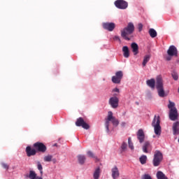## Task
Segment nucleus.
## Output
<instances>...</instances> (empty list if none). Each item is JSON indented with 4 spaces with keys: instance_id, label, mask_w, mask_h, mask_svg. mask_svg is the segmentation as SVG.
<instances>
[{
    "instance_id": "nucleus-28",
    "label": "nucleus",
    "mask_w": 179,
    "mask_h": 179,
    "mask_svg": "<svg viewBox=\"0 0 179 179\" xmlns=\"http://www.w3.org/2000/svg\"><path fill=\"white\" fill-rule=\"evenodd\" d=\"M29 178L37 179V174L36 173V172H34V171H29Z\"/></svg>"
},
{
    "instance_id": "nucleus-23",
    "label": "nucleus",
    "mask_w": 179,
    "mask_h": 179,
    "mask_svg": "<svg viewBox=\"0 0 179 179\" xmlns=\"http://www.w3.org/2000/svg\"><path fill=\"white\" fill-rule=\"evenodd\" d=\"M77 157L80 164H85V162H86V157L85 155H79Z\"/></svg>"
},
{
    "instance_id": "nucleus-20",
    "label": "nucleus",
    "mask_w": 179,
    "mask_h": 179,
    "mask_svg": "<svg viewBox=\"0 0 179 179\" xmlns=\"http://www.w3.org/2000/svg\"><path fill=\"white\" fill-rule=\"evenodd\" d=\"M147 85L150 87L151 89H155V86L156 85V80H155V78H151L150 80H148L146 81Z\"/></svg>"
},
{
    "instance_id": "nucleus-43",
    "label": "nucleus",
    "mask_w": 179,
    "mask_h": 179,
    "mask_svg": "<svg viewBox=\"0 0 179 179\" xmlns=\"http://www.w3.org/2000/svg\"><path fill=\"white\" fill-rule=\"evenodd\" d=\"M178 93H179V88H178Z\"/></svg>"
},
{
    "instance_id": "nucleus-41",
    "label": "nucleus",
    "mask_w": 179,
    "mask_h": 179,
    "mask_svg": "<svg viewBox=\"0 0 179 179\" xmlns=\"http://www.w3.org/2000/svg\"><path fill=\"white\" fill-rule=\"evenodd\" d=\"M52 162H53L54 163H55V162H57V159H52Z\"/></svg>"
},
{
    "instance_id": "nucleus-27",
    "label": "nucleus",
    "mask_w": 179,
    "mask_h": 179,
    "mask_svg": "<svg viewBox=\"0 0 179 179\" xmlns=\"http://www.w3.org/2000/svg\"><path fill=\"white\" fill-rule=\"evenodd\" d=\"M140 163L141 164H146V162L148 160V157H146V155H142L140 158Z\"/></svg>"
},
{
    "instance_id": "nucleus-22",
    "label": "nucleus",
    "mask_w": 179,
    "mask_h": 179,
    "mask_svg": "<svg viewBox=\"0 0 179 179\" xmlns=\"http://www.w3.org/2000/svg\"><path fill=\"white\" fill-rule=\"evenodd\" d=\"M156 176L157 179H169L162 171H157Z\"/></svg>"
},
{
    "instance_id": "nucleus-36",
    "label": "nucleus",
    "mask_w": 179,
    "mask_h": 179,
    "mask_svg": "<svg viewBox=\"0 0 179 179\" xmlns=\"http://www.w3.org/2000/svg\"><path fill=\"white\" fill-rule=\"evenodd\" d=\"M143 179H152V176H150V175L145 174L143 176Z\"/></svg>"
},
{
    "instance_id": "nucleus-19",
    "label": "nucleus",
    "mask_w": 179,
    "mask_h": 179,
    "mask_svg": "<svg viewBox=\"0 0 179 179\" xmlns=\"http://www.w3.org/2000/svg\"><path fill=\"white\" fill-rule=\"evenodd\" d=\"M152 148V145H150V142L145 141L143 145V152L144 153H149V151H148V149H150Z\"/></svg>"
},
{
    "instance_id": "nucleus-12",
    "label": "nucleus",
    "mask_w": 179,
    "mask_h": 179,
    "mask_svg": "<svg viewBox=\"0 0 179 179\" xmlns=\"http://www.w3.org/2000/svg\"><path fill=\"white\" fill-rule=\"evenodd\" d=\"M118 103H120V99L117 96L110 97L109 99V104L112 108H117Z\"/></svg>"
},
{
    "instance_id": "nucleus-33",
    "label": "nucleus",
    "mask_w": 179,
    "mask_h": 179,
    "mask_svg": "<svg viewBox=\"0 0 179 179\" xmlns=\"http://www.w3.org/2000/svg\"><path fill=\"white\" fill-rule=\"evenodd\" d=\"M127 146L128 145L127 144V143L123 142L121 145L122 152H125V150H127Z\"/></svg>"
},
{
    "instance_id": "nucleus-26",
    "label": "nucleus",
    "mask_w": 179,
    "mask_h": 179,
    "mask_svg": "<svg viewBox=\"0 0 179 179\" xmlns=\"http://www.w3.org/2000/svg\"><path fill=\"white\" fill-rule=\"evenodd\" d=\"M150 60V55H147L144 57L143 62V66H146V64Z\"/></svg>"
},
{
    "instance_id": "nucleus-42",
    "label": "nucleus",
    "mask_w": 179,
    "mask_h": 179,
    "mask_svg": "<svg viewBox=\"0 0 179 179\" xmlns=\"http://www.w3.org/2000/svg\"><path fill=\"white\" fill-rule=\"evenodd\" d=\"M36 178H37V179H43V178H41V177H37V176H36Z\"/></svg>"
},
{
    "instance_id": "nucleus-2",
    "label": "nucleus",
    "mask_w": 179,
    "mask_h": 179,
    "mask_svg": "<svg viewBox=\"0 0 179 179\" xmlns=\"http://www.w3.org/2000/svg\"><path fill=\"white\" fill-rule=\"evenodd\" d=\"M110 121L112 122L113 127H118L120 124V121L115 118V117L113 116V112L109 111L108 113V117L106 119V122H105V128L106 129V132H110Z\"/></svg>"
},
{
    "instance_id": "nucleus-34",
    "label": "nucleus",
    "mask_w": 179,
    "mask_h": 179,
    "mask_svg": "<svg viewBox=\"0 0 179 179\" xmlns=\"http://www.w3.org/2000/svg\"><path fill=\"white\" fill-rule=\"evenodd\" d=\"M1 166H2L3 169H5L6 170L9 169V165H8V164L1 163Z\"/></svg>"
},
{
    "instance_id": "nucleus-13",
    "label": "nucleus",
    "mask_w": 179,
    "mask_h": 179,
    "mask_svg": "<svg viewBox=\"0 0 179 179\" xmlns=\"http://www.w3.org/2000/svg\"><path fill=\"white\" fill-rule=\"evenodd\" d=\"M102 26L108 31H113L115 29V24L114 22H103Z\"/></svg>"
},
{
    "instance_id": "nucleus-25",
    "label": "nucleus",
    "mask_w": 179,
    "mask_h": 179,
    "mask_svg": "<svg viewBox=\"0 0 179 179\" xmlns=\"http://www.w3.org/2000/svg\"><path fill=\"white\" fill-rule=\"evenodd\" d=\"M149 34L150 37H152V38H155V37L157 36V32L156 31V30H155V29H150Z\"/></svg>"
},
{
    "instance_id": "nucleus-38",
    "label": "nucleus",
    "mask_w": 179,
    "mask_h": 179,
    "mask_svg": "<svg viewBox=\"0 0 179 179\" xmlns=\"http://www.w3.org/2000/svg\"><path fill=\"white\" fill-rule=\"evenodd\" d=\"M113 40L120 41V43H121V39L120 38V36H114Z\"/></svg>"
},
{
    "instance_id": "nucleus-10",
    "label": "nucleus",
    "mask_w": 179,
    "mask_h": 179,
    "mask_svg": "<svg viewBox=\"0 0 179 179\" xmlns=\"http://www.w3.org/2000/svg\"><path fill=\"white\" fill-rule=\"evenodd\" d=\"M115 6L117 9H127L128 8V2L124 0H117L115 1Z\"/></svg>"
},
{
    "instance_id": "nucleus-17",
    "label": "nucleus",
    "mask_w": 179,
    "mask_h": 179,
    "mask_svg": "<svg viewBox=\"0 0 179 179\" xmlns=\"http://www.w3.org/2000/svg\"><path fill=\"white\" fill-rule=\"evenodd\" d=\"M172 129L173 135H179V121L173 122Z\"/></svg>"
},
{
    "instance_id": "nucleus-9",
    "label": "nucleus",
    "mask_w": 179,
    "mask_h": 179,
    "mask_svg": "<svg viewBox=\"0 0 179 179\" xmlns=\"http://www.w3.org/2000/svg\"><path fill=\"white\" fill-rule=\"evenodd\" d=\"M76 127H82L84 129H89L90 128V126L85 122L83 117H78L76 122Z\"/></svg>"
},
{
    "instance_id": "nucleus-44",
    "label": "nucleus",
    "mask_w": 179,
    "mask_h": 179,
    "mask_svg": "<svg viewBox=\"0 0 179 179\" xmlns=\"http://www.w3.org/2000/svg\"><path fill=\"white\" fill-rule=\"evenodd\" d=\"M114 96H117V94H115Z\"/></svg>"
},
{
    "instance_id": "nucleus-11",
    "label": "nucleus",
    "mask_w": 179,
    "mask_h": 179,
    "mask_svg": "<svg viewBox=\"0 0 179 179\" xmlns=\"http://www.w3.org/2000/svg\"><path fill=\"white\" fill-rule=\"evenodd\" d=\"M168 55L170 57H178V50H177V48L174 45H171L167 50Z\"/></svg>"
},
{
    "instance_id": "nucleus-3",
    "label": "nucleus",
    "mask_w": 179,
    "mask_h": 179,
    "mask_svg": "<svg viewBox=\"0 0 179 179\" xmlns=\"http://www.w3.org/2000/svg\"><path fill=\"white\" fill-rule=\"evenodd\" d=\"M168 108L169 109V119L171 121H177L178 120V110L176 108V103L169 101Z\"/></svg>"
},
{
    "instance_id": "nucleus-8",
    "label": "nucleus",
    "mask_w": 179,
    "mask_h": 179,
    "mask_svg": "<svg viewBox=\"0 0 179 179\" xmlns=\"http://www.w3.org/2000/svg\"><path fill=\"white\" fill-rule=\"evenodd\" d=\"M124 76V73L122 71H119L115 73V76L112 77L113 83L120 84L121 83V80Z\"/></svg>"
},
{
    "instance_id": "nucleus-40",
    "label": "nucleus",
    "mask_w": 179,
    "mask_h": 179,
    "mask_svg": "<svg viewBox=\"0 0 179 179\" xmlns=\"http://www.w3.org/2000/svg\"><path fill=\"white\" fill-rule=\"evenodd\" d=\"M113 92H116L117 93H120V89L115 88V89L113 90Z\"/></svg>"
},
{
    "instance_id": "nucleus-18",
    "label": "nucleus",
    "mask_w": 179,
    "mask_h": 179,
    "mask_svg": "<svg viewBox=\"0 0 179 179\" xmlns=\"http://www.w3.org/2000/svg\"><path fill=\"white\" fill-rule=\"evenodd\" d=\"M112 178L113 179H117L118 177H120V171L118 170V168L117 166H114L112 170Z\"/></svg>"
},
{
    "instance_id": "nucleus-37",
    "label": "nucleus",
    "mask_w": 179,
    "mask_h": 179,
    "mask_svg": "<svg viewBox=\"0 0 179 179\" xmlns=\"http://www.w3.org/2000/svg\"><path fill=\"white\" fill-rule=\"evenodd\" d=\"M138 31H141L142 29H143V24H142V23H139L138 25Z\"/></svg>"
},
{
    "instance_id": "nucleus-31",
    "label": "nucleus",
    "mask_w": 179,
    "mask_h": 179,
    "mask_svg": "<svg viewBox=\"0 0 179 179\" xmlns=\"http://www.w3.org/2000/svg\"><path fill=\"white\" fill-rule=\"evenodd\" d=\"M128 143H129V148L131 150H134V143H132V141L131 140V137L128 138Z\"/></svg>"
},
{
    "instance_id": "nucleus-5",
    "label": "nucleus",
    "mask_w": 179,
    "mask_h": 179,
    "mask_svg": "<svg viewBox=\"0 0 179 179\" xmlns=\"http://www.w3.org/2000/svg\"><path fill=\"white\" fill-rule=\"evenodd\" d=\"M156 88L159 97H165L166 92H164V87L163 85V79L160 77L157 78Z\"/></svg>"
},
{
    "instance_id": "nucleus-14",
    "label": "nucleus",
    "mask_w": 179,
    "mask_h": 179,
    "mask_svg": "<svg viewBox=\"0 0 179 179\" xmlns=\"http://www.w3.org/2000/svg\"><path fill=\"white\" fill-rule=\"evenodd\" d=\"M137 139L139 141L140 143H143L145 142V132L143 131V129H140L137 131Z\"/></svg>"
},
{
    "instance_id": "nucleus-30",
    "label": "nucleus",
    "mask_w": 179,
    "mask_h": 179,
    "mask_svg": "<svg viewBox=\"0 0 179 179\" xmlns=\"http://www.w3.org/2000/svg\"><path fill=\"white\" fill-rule=\"evenodd\" d=\"M37 169L39 170L41 175L43 176V165H41V162H37Z\"/></svg>"
},
{
    "instance_id": "nucleus-4",
    "label": "nucleus",
    "mask_w": 179,
    "mask_h": 179,
    "mask_svg": "<svg viewBox=\"0 0 179 179\" xmlns=\"http://www.w3.org/2000/svg\"><path fill=\"white\" fill-rule=\"evenodd\" d=\"M152 126L154 127L155 135L160 136L162 135V127L160 126V116H155Z\"/></svg>"
},
{
    "instance_id": "nucleus-21",
    "label": "nucleus",
    "mask_w": 179,
    "mask_h": 179,
    "mask_svg": "<svg viewBox=\"0 0 179 179\" xmlns=\"http://www.w3.org/2000/svg\"><path fill=\"white\" fill-rule=\"evenodd\" d=\"M122 51L124 58H129V49L128 48V46H124L122 48Z\"/></svg>"
},
{
    "instance_id": "nucleus-24",
    "label": "nucleus",
    "mask_w": 179,
    "mask_h": 179,
    "mask_svg": "<svg viewBox=\"0 0 179 179\" xmlns=\"http://www.w3.org/2000/svg\"><path fill=\"white\" fill-rule=\"evenodd\" d=\"M100 173H101L100 168L99 167L96 168L93 174L94 179L100 178Z\"/></svg>"
},
{
    "instance_id": "nucleus-15",
    "label": "nucleus",
    "mask_w": 179,
    "mask_h": 179,
    "mask_svg": "<svg viewBox=\"0 0 179 179\" xmlns=\"http://www.w3.org/2000/svg\"><path fill=\"white\" fill-rule=\"evenodd\" d=\"M25 152L28 157H31V156H36V155H37L36 148H31V146H27L26 148Z\"/></svg>"
},
{
    "instance_id": "nucleus-7",
    "label": "nucleus",
    "mask_w": 179,
    "mask_h": 179,
    "mask_svg": "<svg viewBox=\"0 0 179 179\" xmlns=\"http://www.w3.org/2000/svg\"><path fill=\"white\" fill-rule=\"evenodd\" d=\"M33 147L35 150H36V152H39L40 153H45V152H47V146L41 142H36L34 143Z\"/></svg>"
},
{
    "instance_id": "nucleus-39",
    "label": "nucleus",
    "mask_w": 179,
    "mask_h": 179,
    "mask_svg": "<svg viewBox=\"0 0 179 179\" xmlns=\"http://www.w3.org/2000/svg\"><path fill=\"white\" fill-rule=\"evenodd\" d=\"M171 57H173V56L169 55V56H166L165 57V59H166V61H171Z\"/></svg>"
},
{
    "instance_id": "nucleus-6",
    "label": "nucleus",
    "mask_w": 179,
    "mask_h": 179,
    "mask_svg": "<svg viewBox=\"0 0 179 179\" xmlns=\"http://www.w3.org/2000/svg\"><path fill=\"white\" fill-rule=\"evenodd\" d=\"M163 161V154L159 150H156L154 154V158L152 160V164L154 167L160 166V164Z\"/></svg>"
},
{
    "instance_id": "nucleus-1",
    "label": "nucleus",
    "mask_w": 179,
    "mask_h": 179,
    "mask_svg": "<svg viewBox=\"0 0 179 179\" xmlns=\"http://www.w3.org/2000/svg\"><path fill=\"white\" fill-rule=\"evenodd\" d=\"M135 31V26L132 22H129L126 27L121 30V36L127 41L132 38V34Z\"/></svg>"
},
{
    "instance_id": "nucleus-29",
    "label": "nucleus",
    "mask_w": 179,
    "mask_h": 179,
    "mask_svg": "<svg viewBox=\"0 0 179 179\" xmlns=\"http://www.w3.org/2000/svg\"><path fill=\"white\" fill-rule=\"evenodd\" d=\"M171 76L175 80H178V73L177 71H176V70L172 71Z\"/></svg>"
},
{
    "instance_id": "nucleus-32",
    "label": "nucleus",
    "mask_w": 179,
    "mask_h": 179,
    "mask_svg": "<svg viewBox=\"0 0 179 179\" xmlns=\"http://www.w3.org/2000/svg\"><path fill=\"white\" fill-rule=\"evenodd\" d=\"M44 162H51L52 160V155H47L43 158Z\"/></svg>"
},
{
    "instance_id": "nucleus-16",
    "label": "nucleus",
    "mask_w": 179,
    "mask_h": 179,
    "mask_svg": "<svg viewBox=\"0 0 179 179\" xmlns=\"http://www.w3.org/2000/svg\"><path fill=\"white\" fill-rule=\"evenodd\" d=\"M131 48L134 55H138V54H139V46L138 45V43H132L131 44Z\"/></svg>"
},
{
    "instance_id": "nucleus-35",
    "label": "nucleus",
    "mask_w": 179,
    "mask_h": 179,
    "mask_svg": "<svg viewBox=\"0 0 179 179\" xmlns=\"http://www.w3.org/2000/svg\"><path fill=\"white\" fill-rule=\"evenodd\" d=\"M87 155H88L89 157H92V159H94V157H94V154H93L92 151H88L87 152Z\"/></svg>"
}]
</instances>
